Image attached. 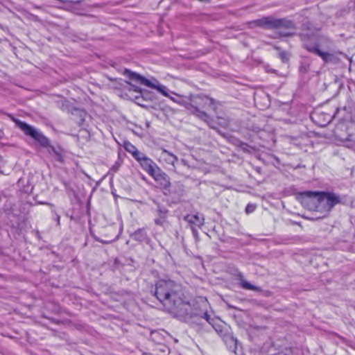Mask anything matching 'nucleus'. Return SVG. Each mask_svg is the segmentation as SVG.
Masks as SVG:
<instances>
[{"instance_id":"f257e3e1","label":"nucleus","mask_w":355,"mask_h":355,"mask_svg":"<svg viewBox=\"0 0 355 355\" xmlns=\"http://www.w3.org/2000/svg\"><path fill=\"white\" fill-rule=\"evenodd\" d=\"M155 295L169 312H178L179 307L184 304L182 287L172 280H159L155 285Z\"/></svg>"},{"instance_id":"f03ea898","label":"nucleus","mask_w":355,"mask_h":355,"mask_svg":"<svg viewBox=\"0 0 355 355\" xmlns=\"http://www.w3.org/2000/svg\"><path fill=\"white\" fill-rule=\"evenodd\" d=\"M307 197L306 204L310 210L314 211L323 218L329 215L334 207L341 203V198L333 192L306 191L302 193Z\"/></svg>"},{"instance_id":"7ed1b4c3","label":"nucleus","mask_w":355,"mask_h":355,"mask_svg":"<svg viewBox=\"0 0 355 355\" xmlns=\"http://www.w3.org/2000/svg\"><path fill=\"white\" fill-rule=\"evenodd\" d=\"M124 74L127 76L129 78L139 82L141 85H146L148 87L155 89L158 92L162 94L163 96L169 98L174 103L184 106L187 110L190 112V109L192 108L191 105V101H190V95L189 96H184L178 95L175 93L172 92L173 94H175L177 98L173 97L171 96L168 94V89L160 84L157 80L154 79L153 81L150 80L141 76H140L138 73H136L135 72H132L131 71L128 69H125L124 71Z\"/></svg>"},{"instance_id":"20e7f679","label":"nucleus","mask_w":355,"mask_h":355,"mask_svg":"<svg viewBox=\"0 0 355 355\" xmlns=\"http://www.w3.org/2000/svg\"><path fill=\"white\" fill-rule=\"evenodd\" d=\"M10 117L12 121L15 123L16 125L25 133V135L31 137L43 147L50 146L49 139L41 132L34 128L33 126L15 119L12 116H10Z\"/></svg>"},{"instance_id":"39448f33","label":"nucleus","mask_w":355,"mask_h":355,"mask_svg":"<svg viewBox=\"0 0 355 355\" xmlns=\"http://www.w3.org/2000/svg\"><path fill=\"white\" fill-rule=\"evenodd\" d=\"M191 105L192 107L190 109V112L192 114H196L198 117L202 119L207 118V115L205 112L200 111L199 107L205 108L211 107L214 105V101L205 96L200 95H190Z\"/></svg>"},{"instance_id":"423d86ee","label":"nucleus","mask_w":355,"mask_h":355,"mask_svg":"<svg viewBox=\"0 0 355 355\" xmlns=\"http://www.w3.org/2000/svg\"><path fill=\"white\" fill-rule=\"evenodd\" d=\"M306 48L311 52L318 55L324 62L337 64L341 62L343 60H347L351 63L352 60L345 54L340 51L332 53L324 52L319 49L318 47H311L305 44Z\"/></svg>"},{"instance_id":"0eeeda50","label":"nucleus","mask_w":355,"mask_h":355,"mask_svg":"<svg viewBox=\"0 0 355 355\" xmlns=\"http://www.w3.org/2000/svg\"><path fill=\"white\" fill-rule=\"evenodd\" d=\"M157 160L160 164L172 166L173 171H176L175 164L178 158L172 153L164 148H161L159 153L157 155Z\"/></svg>"},{"instance_id":"6e6552de","label":"nucleus","mask_w":355,"mask_h":355,"mask_svg":"<svg viewBox=\"0 0 355 355\" xmlns=\"http://www.w3.org/2000/svg\"><path fill=\"white\" fill-rule=\"evenodd\" d=\"M254 24L264 28H278L283 24L282 20L276 19L270 17H263L254 21Z\"/></svg>"},{"instance_id":"1a4fd4ad","label":"nucleus","mask_w":355,"mask_h":355,"mask_svg":"<svg viewBox=\"0 0 355 355\" xmlns=\"http://www.w3.org/2000/svg\"><path fill=\"white\" fill-rule=\"evenodd\" d=\"M162 187L168 188L171 186L168 176L158 166L150 175Z\"/></svg>"},{"instance_id":"9d476101","label":"nucleus","mask_w":355,"mask_h":355,"mask_svg":"<svg viewBox=\"0 0 355 355\" xmlns=\"http://www.w3.org/2000/svg\"><path fill=\"white\" fill-rule=\"evenodd\" d=\"M184 220L189 223L199 227L203 225L205 221L204 217L198 215V214L187 215L184 217Z\"/></svg>"},{"instance_id":"9b49d317","label":"nucleus","mask_w":355,"mask_h":355,"mask_svg":"<svg viewBox=\"0 0 355 355\" xmlns=\"http://www.w3.org/2000/svg\"><path fill=\"white\" fill-rule=\"evenodd\" d=\"M140 165L149 175H150L158 166L150 158L146 157L140 163Z\"/></svg>"},{"instance_id":"f8f14e48","label":"nucleus","mask_w":355,"mask_h":355,"mask_svg":"<svg viewBox=\"0 0 355 355\" xmlns=\"http://www.w3.org/2000/svg\"><path fill=\"white\" fill-rule=\"evenodd\" d=\"M241 285L242 288L245 290H250V291H261L259 287L254 286L252 284H250V282H248L244 279H241Z\"/></svg>"},{"instance_id":"ddd939ff","label":"nucleus","mask_w":355,"mask_h":355,"mask_svg":"<svg viewBox=\"0 0 355 355\" xmlns=\"http://www.w3.org/2000/svg\"><path fill=\"white\" fill-rule=\"evenodd\" d=\"M131 148H132V155L133 157L140 163L146 156L139 152L134 146H131Z\"/></svg>"},{"instance_id":"4468645a","label":"nucleus","mask_w":355,"mask_h":355,"mask_svg":"<svg viewBox=\"0 0 355 355\" xmlns=\"http://www.w3.org/2000/svg\"><path fill=\"white\" fill-rule=\"evenodd\" d=\"M332 42L328 39V38H322L320 40L319 44L315 46L318 47L319 49L320 47H325L327 49H329L331 46Z\"/></svg>"},{"instance_id":"2eb2a0df","label":"nucleus","mask_w":355,"mask_h":355,"mask_svg":"<svg viewBox=\"0 0 355 355\" xmlns=\"http://www.w3.org/2000/svg\"><path fill=\"white\" fill-rule=\"evenodd\" d=\"M49 153L51 154V155H54L55 159L59 161V162H62V155L58 152L55 148L53 146H49Z\"/></svg>"},{"instance_id":"dca6fc26","label":"nucleus","mask_w":355,"mask_h":355,"mask_svg":"<svg viewBox=\"0 0 355 355\" xmlns=\"http://www.w3.org/2000/svg\"><path fill=\"white\" fill-rule=\"evenodd\" d=\"M226 342L228 343L230 347H234L235 348L237 344V340L232 336H228Z\"/></svg>"},{"instance_id":"f3484780","label":"nucleus","mask_w":355,"mask_h":355,"mask_svg":"<svg viewBox=\"0 0 355 355\" xmlns=\"http://www.w3.org/2000/svg\"><path fill=\"white\" fill-rule=\"evenodd\" d=\"M256 209V207L255 205H248L246 208H245V212L247 214H250L252 212H253Z\"/></svg>"},{"instance_id":"a211bd4d","label":"nucleus","mask_w":355,"mask_h":355,"mask_svg":"<svg viewBox=\"0 0 355 355\" xmlns=\"http://www.w3.org/2000/svg\"><path fill=\"white\" fill-rule=\"evenodd\" d=\"M128 84L130 86L129 90H132V91L138 92V93H141V89L140 88H139L138 87L133 85L132 84H131L130 83H128Z\"/></svg>"},{"instance_id":"6ab92c4d","label":"nucleus","mask_w":355,"mask_h":355,"mask_svg":"<svg viewBox=\"0 0 355 355\" xmlns=\"http://www.w3.org/2000/svg\"><path fill=\"white\" fill-rule=\"evenodd\" d=\"M204 318L211 324L210 315L207 313H204Z\"/></svg>"},{"instance_id":"aec40b11","label":"nucleus","mask_w":355,"mask_h":355,"mask_svg":"<svg viewBox=\"0 0 355 355\" xmlns=\"http://www.w3.org/2000/svg\"><path fill=\"white\" fill-rule=\"evenodd\" d=\"M131 144L129 145V147H127L126 149L128 152L132 154V148H131Z\"/></svg>"},{"instance_id":"412c9836","label":"nucleus","mask_w":355,"mask_h":355,"mask_svg":"<svg viewBox=\"0 0 355 355\" xmlns=\"http://www.w3.org/2000/svg\"><path fill=\"white\" fill-rule=\"evenodd\" d=\"M282 58L283 60L284 59H287L285 56H283V55H282Z\"/></svg>"}]
</instances>
